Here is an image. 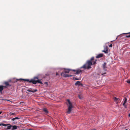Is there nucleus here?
<instances>
[{
  "instance_id": "f257e3e1",
  "label": "nucleus",
  "mask_w": 130,
  "mask_h": 130,
  "mask_svg": "<svg viewBox=\"0 0 130 130\" xmlns=\"http://www.w3.org/2000/svg\"><path fill=\"white\" fill-rule=\"evenodd\" d=\"M94 59V57H92L90 59L87 60L82 66L80 67V69L83 68L84 69L88 70L91 68V65L96 63V61H93Z\"/></svg>"
},
{
  "instance_id": "f03ea898",
  "label": "nucleus",
  "mask_w": 130,
  "mask_h": 130,
  "mask_svg": "<svg viewBox=\"0 0 130 130\" xmlns=\"http://www.w3.org/2000/svg\"><path fill=\"white\" fill-rule=\"evenodd\" d=\"M21 80H23L25 81L29 82L30 83H32L33 84H36L37 83H39L40 84H42V82L40 81V80L38 79V77H35L34 78V79H31L30 80H29L28 79H20Z\"/></svg>"
},
{
  "instance_id": "7ed1b4c3",
  "label": "nucleus",
  "mask_w": 130,
  "mask_h": 130,
  "mask_svg": "<svg viewBox=\"0 0 130 130\" xmlns=\"http://www.w3.org/2000/svg\"><path fill=\"white\" fill-rule=\"evenodd\" d=\"M71 70L70 69H65L64 72L66 73H69L70 71ZM72 70L75 72L74 74H79L80 73H82V70L79 69L76 70Z\"/></svg>"
},
{
  "instance_id": "20e7f679",
  "label": "nucleus",
  "mask_w": 130,
  "mask_h": 130,
  "mask_svg": "<svg viewBox=\"0 0 130 130\" xmlns=\"http://www.w3.org/2000/svg\"><path fill=\"white\" fill-rule=\"evenodd\" d=\"M67 101L69 105H68V110L67 111V112L68 113L70 114V113L72 110V109L73 108V106L72 103L68 99Z\"/></svg>"
},
{
  "instance_id": "39448f33",
  "label": "nucleus",
  "mask_w": 130,
  "mask_h": 130,
  "mask_svg": "<svg viewBox=\"0 0 130 130\" xmlns=\"http://www.w3.org/2000/svg\"><path fill=\"white\" fill-rule=\"evenodd\" d=\"M106 68L107 67L106 66H103V69L104 71H101L100 73V74H101L102 75H103L104 74L106 73V71H107Z\"/></svg>"
},
{
  "instance_id": "423d86ee",
  "label": "nucleus",
  "mask_w": 130,
  "mask_h": 130,
  "mask_svg": "<svg viewBox=\"0 0 130 130\" xmlns=\"http://www.w3.org/2000/svg\"><path fill=\"white\" fill-rule=\"evenodd\" d=\"M66 73L62 72L61 74V76L64 77H67L69 76H72V75H69L68 74H66Z\"/></svg>"
},
{
  "instance_id": "0eeeda50",
  "label": "nucleus",
  "mask_w": 130,
  "mask_h": 130,
  "mask_svg": "<svg viewBox=\"0 0 130 130\" xmlns=\"http://www.w3.org/2000/svg\"><path fill=\"white\" fill-rule=\"evenodd\" d=\"M103 52L105 53H107L108 52V50L107 46H106L104 47V50L102 51Z\"/></svg>"
},
{
  "instance_id": "6e6552de",
  "label": "nucleus",
  "mask_w": 130,
  "mask_h": 130,
  "mask_svg": "<svg viewBox=\"0 0 130 130\" xmlns=\"http://www.w3.org/2000/svg\"><path fill=\"white\" fill-rule=\"evenodd\" d=\"M114 102L117 104H118L119 101H120L119 98L116 97H114L113 98Z\"/></svg>"
},
{
  "instance_id": "1a4fd4ad",
  "label": "nucleus",
  "mask_w": 130,
  "mask_h": 130,
  "mask_svg": "<svg viewBox=\"0 0 130 130\" xmlns=\"http://www.w3.org/2000/svg\"><path fill=\"white\" fill-rule=\"evenodd\" d=\"M103 56V54H100L96 56V58H100L102 57Z\"/></svg>"
},
{
  "instance_id": "9d476101",
  "label": "nucleus",
  "mask_w": 130,
  "mask_h": 130,
  "mask_svg": "<svg viewBox=\"0 0 130 130\" xmlns=\"http://www.w3.org/2000/svg\"><path fill=\"white\" fill-rule=\"evenodd\" d=\"M75 86H79L80 85H82V84L80 83V82L79 81H77L75 84Z\"/></svg>"
},
{
  "instance_id": "9b49d317",
  "label": "nucleus",
  "mask_w": 130,
  "mask_h": 130,
  "mask_svg": "<svg viewBox=\"0 0 130 130\" xmlns=\"http://www.w3.org/2000/svg\"><path fill=\"white\" fill-rule=\"evenodd\" d=\"M4 84L6 86L10 87L11 85L9 84V82H5L4 83Z\"/></svg>"
},
{
  "instance_id": "f8f14e48",
  "label": "nucleus",
  "mask_w": 130,
  "mask_h": 130,
  "mask_svg": "<svg viewBox=\"0 0 130 130\" xmlns=\"http://www.w3.org/2000/svg\"><path fill=\"white\" fill-rule=\"evenodd\" d=\"M27 91L30 92H37V89H35L33 90H31L30 89H28L27 90Z\"/></svg>"
},
{
  "instance_id": "ddd939ff",
  "label": "nucleus",
  "mask_w": 130,
  "mask_h": 130,
  "mask_svg": "<svg viewBox=\"0 0 130 130\" xmlns=\"http://www.w3.org/2000/svg\"><path fill=\"white\" fill-rule=\"evenodd\" d=\"M17 128V126L16 125L12 126L11 129L12 130H14L16 129Z\"/></svg>"
},
{
  "instance_id": "4468645a",
  "label": "nucleus",
  "mask_w": 130,
  "mask_h": 130,
  "mask_svg": "<svg viewBox=\"0 0 130 130\" xmlns=\"http://www.w3.org/2000/svg\"><path fill=\"white\" fill-rule=\"evenodd\" d=\"M123 100H124V102L123 104V105H124V104H125L127 102V99H126V97L124 98L123 99Z\"/></svg>"
},
{
  "instance_id": "2eb2a0df",
  "label": "nucleus",
  "mask_w": 130,
  "mask_h": 130,
  "mask_svg": "<svg viewBox=\"0 0 130 130\" xmlns=\"http://www.w3.org/2000/svg\"><path fill=\"white\" fill-rule=\"evenodd\" d=\"M10 124H5L3 123H1L0 124V126L1 125H2L4 126H7L8 125Z\"/></svg>"
},
{
  "instance_id": "dca6fc26",
  "label": "nucleus",
  "mask_w": 130,
  "mask_h": 130,
  "mask_svg": "<svg viewBox=\"0 0 130 130\" xmlns=\"http://www.w3.org/2000/svg\"><path fill=\"white\" fill-rule=\"evenodd\" d=\"M12 125H10L9 126H8L7 127V128L6 129V130H7V129H11L12 128Z\"/></svg>"
},
{
  "instance_id": "f3484780",
  "label": "nucleus",
  "mask_w": 130,
  "mask_h": 130,
  "mask_svg": "<svg viewBox=\"0 0 130 130\" xmlns=\"http://www.w3.org/2000/svg\"><path fill=\"white\" fill-rule=\"evenodd\" d=\"M43 110L46 113H48V111L47 110V109L46 108L44 109Z\"/></svg>"
},
{
  "instance_id": "a211bd4d",
  "label": "nucleus",
  "mask_w": 130,
  "mask_h": 130,
  "mask_svg": "<svg viewBox=\"0 0 130 130\" xmlns=\"http://www.w3.org/2000/svg\"><path fill=\"white\" fill-rule=\"evenodd\" d=\"M0 88H3L2 90L4 89V88H7V87L6 86H4L2 85L0 86Z\"/></svg>"
},
{
  "instance_id": "6ab92c4d",
  "label": "nucleus",
  "mask_w": 130,
  "mask_h": 130,
  "mask_svg": "<svg viewBox=\"0 0 130 130\" xmlns=\"http://www.w3.org/2000/svg\"><path fill=\"white\" fill-rule=\"evenodd\" d=\"M19 119V118H18V117H15V118H13V119H12L11 120L12 121H14L15 119Z\"/></svg>"
},
{
  "instance_id": "aec40b11",
  "label": "nucleus",
  "mask_w": 130,
  "mask_h": 130,
  "mask_svg": "<svg viewBox=\"0 0 130 130\" xmlns=\"http://www.w3.org/2000/svg\"><path fill=\"white\" fill-rule=\"evenodd\" d=\"M9 114L10 115V116H11L12 115H15V113H11L10 112V113H9Z\"/></svg>"
},
{
  "instance_id": "412c9836",
  "label": "nucleus",
  "mask_w": 130,
  "mask_h": 130,
  "mask_svg": "<svg viewBox=\"0 0 130 130\" xmlns=\"http://www.w3.org/2000/svg\"><path fill=\"white\" fill-rule=\"evenodd\" d=\"M78 98H79L80 99H81L82 98V96L80 95H78Z\"/></svg>"
},
{
  "instance_id": "4be33fe9",
  "label": "nucleus",
  "mask_w": 130,
  "mask_h": 130,
  "mask_svg": "<svg viewBox=\"0 0 130 130\" xmlns=\"http://www.w3.org/2000/svg\"><path fill=\"white\" fill-rule=\"evenodd\" d=\"M123 106L125 107V108H127V106L125 104H124V105H123Z\"/></svg>"
},
{
  "instance_id": "5701e85b",
  "label": "nucleus",
  "mask_w": 130,
  "mask_h": 130,
  "mask_svg": "<svg viewBox=\"0 0 130 130\" xmlns=\"http://www.w3.org/2000/svg\"><path fill=\"white\" fill-rule=\"evenodd\" d=\"M106 63L105 62H104L103 64V66H106Z\"/></svg>"
},
{
  "instance_id": "b1692460",
  "label": "nucleus",
  "mask_w": 130,
  "mask_h": 130,
  "mask_svg": "<svg viewBox=\"0 0 130 130\" xmlns=\"http://www.w3.org/2000/svg\"><path fill=\"white\" fill-rule=\"evenodd\" d=\"M3 88H0V93L2 91Z\"/></svg>"
},
{
  "instance_id": "393cba45",
  "label": "nucleus",
  "mask_w": 130,
  "mask_h": 130,
  "mask_svg": "<svg viewBox=\"0 0 130 130\" xmlns=\"http://www.w3.org/2000/svg\"><path fill=\"white\" fill-rule=\"evenodd\" d=\"M127 82L128 83L130 84V80H128L127 81Z\"/></svg>"
},
{
  "instance_id": "a878e982",
  "label": "nucleus",
  "mask_w": 130,
  "mask_h": 130,
  "mask_svg": "<svg viewBox=\"0 0 130 130\" xmlns=\"http://www.w3.org/2000/svg\"><path fill=\"white\" fill-rule=\"evenodd\" d=\"M112 44H111L109 45V47H112Z\"/></svg>"
},
{
  "instance_id": "bb28decb",
  "label": "nucleus",
  "mask_w": 130,
  "mask_h": 130,
  "mask_svg": "<svg viewBox=\"0 0 130 130\" xmlns=\"http://www.w3.org/2000/svg\"><path fill=\"white\" fill-rule=\"evenodd\" d=\"M126 37L127 38H129L130 37V35H128V36H126Z\"/></svg>"
},
{
  "instance_id": "cd10ccee",
  "label": "nucleus",
  "mask_w": 130,
  "mask_h": 130,
  "mask_svg": "<svg viewBox=\"0 0 130 130\" xmlns=\"http://www.w3.org/2000/svg\"><path fill=\"white\" fill-rule=\"evenodd\" d=\"M44 83L47 85L48 83L47 82H46Z\"/></svg>"
},
{
  "instance_id": "c85d7f7f",
  "label": "nucleus",
  "mask_w": 130,
  "mask_h": 130,
  "mask_svg": "<svg viewBox=\"0 0 130 130\" xmlns=\"http://www.w3.org/2000/svg\"><path fill=\"white\" fill-rule=\"evenodd\" d=\"M75 79L76 80H79V79L78 78H76Z\"/></svg>"
},
{
  "instance_id": "c756f323",
  "label": "nucleus",
  "mask_w": 130,
  "mask_h": 130,
  "mask_svg": "<svg viewBox=\"0 0 130 130\" xmlns=\"http://www.w3.org/2000/svg\"><path fill=\"white\" fill-rule=\"evenodd\" d=\"M2 113V111L0 112V115Z\"/></svg>"
},
{
  "instance_id": "7c9ffc66",
  "label": "nucleus",
  "mask_w": 130,
  "mask_h": 130,
  "mask_svg": "<svg viewBox=\"0 0 130 130\" xmlns=\"http://www.w3.org/2000/svg\"><path fill=\"white\" fill-rule=\"evenodd\" d=\"M128 116L129 117H130V113L129 114Z\"/></svg>"
},
{
  "instance_id": "2f4dec72",
  "label": "nucleus",
  "mask_w": 130,
  "mask_h": 130,
  "mask_svg": "<svg viewBox=\"0 0 130 130\" xmlns=\"http://www.w3.org/2000/svg\"><path fill=\"white\" fill-rule=\"evenodd\" d=\"M56 76H57V75H58V73H56Z\"/></svg>"
},
{
  "instance_id": "473e14b6",
  "label": "nucleus",
  "mask_w": 130,
  "mask_h": 130,
  "mask_svg": "<svg viewBox=\"0 0 130 130\" xmlns=\"http://www.w3.org/2000/svg\"><path fill=\"white\" fill-rule=\"evenodd\" d=\"M129 33H128V34H129Z\"/></svg>"
}]
</instances>
